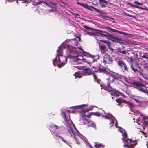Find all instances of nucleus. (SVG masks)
Here are the masks:
<instances>
[{
  "label": "nucleus",
  "mask_w": 148,
  "mask_h": 148,
  "mask_svg": "<svg viewBox=\"0 0 148 148\" xmlns=\"http://www.w3.org/2000/svg\"><path fill=\"white\" fill-rule=\"evenodd\" d=\"M84 55V56H86L87 57L91 58L92 60L91 61H89L88 60H86V59H84L83 57L82 56L80 55H75V56L72 59L73 60V61L74 62H76L77 64H81L82 62L83 61L85 62H86L90 64L92 63L93 62H95L96 61L94 58L95 57V56L92 55L88 52H83Z\"/></svg>",
  "instance_id": "obj_1"
},
{
  "label": "nucleus",
  "mask_w": 148,
  "mask_h": 148,
  "mask_svg": "<svg viewBox=\"0 0 148 148\" xmlns=\"http://www.w3.org/2000/svg\"><path fill=\"white\" fill-rule=\"evenodd\" d=\"M64 116V121L65 123V124H66L68 128V131L69 133L71 134V136L73 137V136L74 137V138L77 142V143L79 144V143L78 142L77 138L76 137V136L78 135L79 132L77 130H76L75 129H73L71 126L72 124L69 123V119H68V118L66 115V113L65 112L63 113Z\"/></svg>",
  "instance_id": "obj_2"
},
{
  "label": "nucleus",
  "mask_w": 148,
  "mask_h": 148,
  "mask_svg": "<svg viewBox=\"0 0 148 148\" xmlns=\"http://www.w3.org/2000/svg\"><path fill=\"white\" fill-rule=\"evenodd\" d=\"M132 86L135 88L137 89L138 90L141 91L142 92L145 93V88H146V86L144 84H142L139 82L134 80L131 83Z\"/></svg>",
  "instance_id": "obj_3"
},
{
  "label": "nucleus",
  "mask_w": 148,
  "mask_h": 148,
  "mask_svg": "<svg viewBox=\"0 0 148 148\" xmlns=\"http://www.w3.org/2000/svg\"><path fill=\"white\" fill-rule=\"evenodd\" d=\"M67 58L65 56H62L61 58H59V60L57 61L58 64H57V66L58 68H61L67 62ZM57 61V57L55 58L53 60V65L55 66L54 63Z\"/></svg>",
  "instance_id": "obj_4"
},
{
  "label": "nucleus",
  "mask_w": 148,
  "mask_h": 148,
  "mask_svg": "<svg viewBox=\"0 0 148 148\" xmlns=\"http://www.w3.org/2000/svg\"><path fill=\"white\" fill-rule=\"evenodd\" d=\"M77 4L82 6L83 7L85 8H87L88 9L90 10H92V9H93L97 13L103 14H106L105 12H104L101 10H99V9L94 7L92 6H89L87 4H84L82 3H80L79 2H77Z\"/></svg>",
  "instance_id": "obj_5"
},
{
  "label": "nucleus",
  "mask_w": 148,
  "mask_h": 148,
  "mask_svg": "<svg viewBox=\"0 0 148 148\" xmlns=\"http://www.w3.org/2000/svg\"><path fill=\"white\" fill-rule=\"evenodd\" d=\"M96 31L98 34L101 35V36L105 37H109L114 39H117V37H114L113 35L110 34L106 31H103L101 30L97 29Z\"/></svg>",
  "instance_id": "obj_6"
},
{
  "label": "nucleus",
  "mask_w": 148,
  "mask_h": 148,
  "mask_svg": "<svg viewBox=\"0 0 148 148\" xmlns=\"http://www.w3.org/2000/svg\"><path fill=\"white\" fill-rule=\"evenodd\" d=\"M113 62V59L110 55L107 53L104 55L103 61H102V62L104 63V64H112Z\"/></svg>",
  "instance_id": "obj_7"
},
{
  "label": "nucleus",
  "mask_w": 148,
  "mask_h": 148,
  "mask_svg": "<svg viewBox=\"0 0 148 148\" xmlns=\"http://www.w3.org/2000/svg\"><path fill=\"white\" fill-rule=\"evenodd\" d=\"M106 29H109L108 30L109 32H110V30L113 32H117L120 34H122L123 35L127 36V37H132L133 36V35L132 34L114 29L108 27H106Z\"/></svg>",
  "instance_id": "obj_8"
},
{
  "label": "nucleus",
  "mask_w": 148,
  "mask_h": 148,
  "mask_svg": "<svg viewBox=\"0 0 148 148\" xmlns=\"http://www.w3.org/2000/svg\"><path fill=\"white\" fill-rule=\"evenodd\" d=\"M118 65L122 69H123L125 71H128V68L127 67L126 63L122 60H119L117 62Z\"/></svg>",
  "instance_id": "obj_9"
},
{
  "label": "nucleus",
  "mask_w": 148,
  "mask_h": 148,
  "mask_svg": "<svg viewBox=\"0 0 148 148\" xmlns=\"http://www.w3.org/2000/svg\"><path fill=\"white\" fill-rule=\"evenodd\" d=\"M67 52L69 53V56L70 58L72 59L75 55H76V52L75 50L73 49H70L69 47H68Z\"/></svg>",
  "instance_id": "obj_10"
},
{
  "label": "nucleus",
  "mask_w": 148,
  "mask_h": 148,
  "mask_svg": "<svg viewBox=\"0 0 148 148\" xmlns=\"http://www.w3.org/2000/svg\"><path fill=\"white\" fill-rule=\"evenodd\" d=\"M88 106V104H82L78 106H73V107H70V108H72L73 110L72 111L73 112H75V110H76L77 109H79L82 108L84 107L85 108Z\"/></svg>",
  "instance_id": "obj_11"
},
{
  "label": "nucleus",
  "mask_w": 148,
  "mask_h": 148,
  "mask_svg": "<svg viewBox=\"0 0 148 148\" xmlns=\"http://www.w3.org/2000/svg\"><path fill=\"white\" fill-rule=\"evenodd\" d=\"M84 75V73H83L80 71L75 72L73 74L74 76L75 77V79L77 78H81Z\"/></svg>",
  "instance_id": "obj_12"
},
{
  "label": "nucleus",
  "mask_w": 148,
  "mask_h": 148,
  "mask_svg": "<svg viewBox=\"0 0 148 148\" xmlns=\"http://www.w3.org/2000/svg\"><path fill=\"white\" fill-rule=\"evenodd\" d=\"M106 80H107V86L110 88V84L111 83H113L114 82V80L112 79V76H109L108 78L106 79Z\"/></svg>",
  "instance_id": "obj_13"
},
{
  "label": "nucleus",
  "mask_w": 148,
  "mask_h": 148,
  "mask_svg": "<svg viewBox=\"0 0 148 148\" xmlns=\"http://www.w3.org/2000/svg\"><path fill=\"white\" fill-rule=\"evenodd\" d=\"M142 123L144 126H148V118L147 117H145L142 119Z\"/></svg>",
  "instance_id": "obj_14"
},
{
  "label": "nucleus",
  "mask_w": 148,
  "mask_h": 148,
  "mask_svg": "<svg viewBox=\"0 0 148 148\" xmlns=\"http://www.w3.org/2000/svg\"><path fill=\"white\" fill-rule=\"evenodd\" d=\"M130 67L134 73H136L137 72H138V73H139V75H140L143 76V74L142 73V71L138 70L134 68V67L132 65V64L131 65Z\"/></svg>",
  "instance_id": "obj_15"
},
{
  "label": "nucleus",
  "mask_w": 148,
  "mask_h": 148,
  "mask_svg": "<svg viewBox=\"0 0 148 148\" xmlns=\"http://www.w3.org/2000/svg\"><path fill=\"white\" fill-rule=\"evenodd\" d=\"M125 47L122 46V48H121L120 47L118 49V52L121 53L122 54H125L127 53V52L125 50H124Z\"/></svg>",
  "instance_id": "obj_16"
},
{
  "label": "nucleus",
  "mask_w": 148,
  "mask_h": 148,
  "mask_svg": "<svg viewBox=\"0 0 148 148\" xmlns=\"http://www.w3.org/2000/svg\"><path fill=\"white\" fill-rule=\"evenodd\" d=\"M99 73L103 74H107L109 72L107 70V69L106 68H99Z\"/></svg>",
  "instance_id": "obj_17"
},
{
  "label": "nucleus",
  "mask_w": 148,
  "mask_h": 148,
  "mask_svg": "<svg viewBox=\"0 0 148 148\" xmlns=\"http://www.w3.org/2000/svg\"><path fill=\"white\" fill-rule=\"evenodd\" d=\"M84 74L86 75H90L93 74L92 72L89 68H86L84 69Z\"/></svg>",
  "instance_id": "obj_18"
},
{
  "label": "nucleus",
  "mask_w": 148,
  "mask_h": 148,
  "mask_svg": "<svg viewBox=\"0 0 148 148\" xmlns=\"http://www.w3.org/2000/svg\"><path fill=\"white\" fill-rule=\"evenodd\" d=\"M116 101L118 103L119 106L120 105L122 102L125 103L126 102V101L123 99H121L120 98H118L116 99Z\"/></svg>",
  "instance_id": "obj_19"
},
{
  "label": "nucleus",
  "mask_w": 148,
  "mask_h": 148,
  "mask_svg": "<svg viewBox=\"0 0 148 148\" xmlns=\"http://www.w3.org/2000/svg\"><path fill=\"white\" fill-rule=\"evenodd\" d=\"M128 59L131 62H134L136 60V58L134 56L128 57Z\"/></svg>",
  "instance_id": "obj_20"
},
{
  "label": "nucleus",
  "mask_w": 148,
  "mask_h": 148,
  "mask_svg": "<svg viewBox=\"0 0 148 148\" xmlns=\"http://www.w3.org/2000/svg\"><path fill=\"white\" fill-rule=\"evenodd\" d=\"M129 142L128 144L131 143L132 142H133L134 143L133 144H131V145H134V146H135L136 145H137V143L136 141V140H132L131 139H128Z\"/></svg>",
  "instance_id": "obj_21"
},
{
  "label": "nucleus",
  "mask_w": 148,
  "mask_h": 148,
  "mask_svg": "<svg viewBox=\"0 0 148 148\" xmlns=\"http://www.w3.org/2000/svg\"><path fill=\"white\" fill-rule=\"evenodd\" d=\"M120 92H118L116 90H113V91L112 94L114 96L118 97L120 95Z\"/></svg>",
  "instance_id": "obj_22"
},
{
  "label": "nucleus",
  "mask_w": 148,
  "mask_h": 148,
  "mask_svg": "<svg viewBox=\"0 0 148 148\" xmlns=\"http://www.w3.org/2000/svg\"><path fill=\"white\" fill-rule=\"evenodd\" d=\"M41 3H43L45 5H47V6L50 7V5L48 4L47 3L43 1H40L38 3H36V5H38L40 4Z\"/></svg>",
  "instance_id": "obj_23"
},
{
  "label": "nucleus",
  "mask_w": 148,
  "mask_h": 148,
  "mask_svg": "<svg viewBox=\"0 0 148 148\" xmlns=\"http://www.w3.org/2000/svg\"><path fill=\"white\" fill-rule=\"evenodd\" d=\"M96 31V32H89L87 33V34L91 36L95 35L96 36H98V33H97V31Z\"/></svg>",
  "instance_id": "obj_24"
},
{
  "label": "nucleus",
  "mask_w": 148,
  "mask_h": 148,
  "mask_svg": "<svg viewBox=\"0 0 148 148\" xmlns=\"http://www.w3.org/2000/svg\"><path fill=\"white\" fill-rule=\"evenodd\" d=\"M80 118L82 120H86V115L84 113H82L80 114Z\"/></svg>",
  "instance_id": "obj_25"
},
{
  "label": "nucleus",
  "mask_w": 148,
  "mask_h": 148,
  "mask_svg": "<svg viewBox=\"0 0 148 148\" xmlns=\"http://www.w3.org/2000/svg\"><path fill=\"white\" fill-rule=\"evenodd\" d=\"M83 27L84 28H85V29H88V30H91V31L93 30V31H96V30H97L96 29H94L93 28H92L89 27H88L87 26H86V25H84L83 26Z\"/></svg>",
  "instance_id": "obj_26"
},
{
  "label": "nucleus",
  "mask_w": 148,
  "mask_h": 148,
  "mask_svg": "<svg viewBox=\"0 0 148 148\" xmlns=\"http://www.w3.org/2000/svg\"><path fill=\"white\" fill-rule=\"evenodd\" d=\"M100 41L104 43H106L107 44V45L108 47H109L110 45H111V44L110 42L105 40H101Z\"/></svg>",
  "instance_id": "obj_27"
},
{
  "label": "nucleus",
  "mask_w": 148,
  "mask_h": 148,
  "mask_svg": "<svg viewBox=\"0 0 148 148\" xmlns=\"http://www.w3.org/2000/svg\"><path fill=\"white\" fill-rule=\"evenodd\" d=\"M95 147L96 148H104L103 145L101 144H96Z\"/></svg>",
  "instance_id": "obj_28"
},
{
  "label": "nucleus",
  "mask_w": 148,
  "mask_h": 148,
  "mask_svg": "<svg viewBox=\"0 0 148 148\" xmlns=\"http://www.w3.org/2000/svg\"><path fill=\"white\" fill-rule=\"evenodd\" d=\"M70 40H72L73 41V42L72 43L73 45H75L76 46H77L78 42V41L76 40L75 38L71 39Z\"/></svg>",
  "instance_id": "obj_29"
},
{
  "label": "nucleus",
  "mask_w": 148,
  "mask_h": 148,
  "mask_svg": "<svg viewBox=\"0 0 148 148\" xmlns=\"http://www.w3.org/2000/svg\"><path fill=\"white\" fill-rule=\"evenodd\" d=\"M58 127L57 126L55 125H51L50 127L53 130L57 129Z\"/></svg>",
  "instance_id": "obj_30"
},
{
  "label": "nucleus",
  "mask_w": 148,
  "mask_h": 148,
  "mask_svg": "<svg viewBox=\"0 0 148 148\" xmlns=\"http://www.w3.org/2000/svg\"><path fill=\"white\" fill-rule=\"evenodd\" d=\"M108 48L109 49L111 52V54H112L113 53L114 51L113 48L111 47V45H110L109 47H108Z\"/></svg>",
  "instance_id": "obj_31"
},
{
  "label": "nucleus",
  "mask_w": 148,
  "mask_h": 148,
  "mask_svg": "<svg viewBox=\"0 0 148 148\" xmlns=\"http://www.w3.org/2000/svg\"><path fill=\"white\" fill-rule=\"evenodd\" d=\"M56 136V137H59V138H60L61 139H62V140L66 144H67L68 145H69V143H67L66 141L63 138H62L60 136H59V135H57Z\"/></svg>",
  "instance_id": "obj_32"
},
{
  "label": "nucleus",
  "mask_w": 148,
  "mask_h": 148,
  "mask_svg": "<svg viewBox=\"0 0 148 148\" xmlns=\"http://www.w3.org/2000/svg\"><path fill=\"white\" fill-rule=\"evenodd\" d=\"M106 48V45H101L100 47V49L104 51L105 50Z\"/></svg>",
  "instance_id": "obj_33"
},
{
  "label": "nucleus",
  "mask_w": 148,
  "mask_h": 148,
  "mask_svg": "<svg viewBox=\"0 0 148 148\" xmlns=\"http://www.w3.org/2000/svg\"><path fill=\"white\" fill-rule=\"evenodd\" d=\"M57 55L58 56H62V54L63 53L61 51L60 52L58 50H57Z\"/></svg>",
  "instance_id": "obj_34"
},
{
  "label": "nucleus",
  "mask_w": 148,
  "mask_h": 148,
  "mask_svg": "<svg viewBox=\"0 0 148 148\" xmlns=\"http://www.w3.org/2000/svg\"><path fill=\"white\" fill-rule=\"evenodd\" d=\"M135 8H137L140 9H141L142 10H148V9H147V8H144L143 7H141L139 6L136 5Z\"/></svg>",
  "instance_id": "obj_35"
},
{
  "label": "nucleus",
  "mask_w": 148,
  "mask_h": 148,
  "mask_svg": "<svg viewBox=\"0 0 148 148\" xmlns=\"http://www.w3.org/2000/svg\"><path fill=\"white\" fill-rule=\"evenodd\" d=\"M92 114L96 115L98 116H100V114L98 112H96L94 113H92Z\"/></svg>",
  "instance_id": "obj_36"
},
{
  "label": "nucleus",
  "mask_w": 148,
  "mask_h": 148,
  "mask_svg": "<svg viewBox=\"0 0 148 148\" xmlns=\"http://www.w3.org/2000/svg\"><path fill=\"white\" fill-rule=\"evenodd\" d=\"M95 81L97 82L98 84H100L101 86H102V84L101 83V81L100 79H97L96 80H95Z\"/></svg>",
  "instance_id": "obj_37"
},
{
  "label": "nucleus",
  "mask_w": 148,
  "mask_h": 148,
  "mask_svg": "<svg viewBox=\"0 0 148 148\" xmlns=\"http://www.w3.org/2000/svg\"><path fill=\"white\" fill-rule=\"evenodd\" d=\"M122 139L123 141L127 143V144H128L129 141L128 139H129L127 138L126 139H125L122 138Z\"/></svg>",
  "instance_id": "obj_38"
},
{
  "label": "nucleus",
  "mask_w": 148,
  "mask_h": 148,
  "mask_svg": "<svg viewBox=\"0 0 148 148\" xmlns=\"http://www.w3.org/2000/svg\"><path fill=\"white\" fill-rule=\"evenodd\" d=\"M99 1L100 3H106V4L107 3V1L105 0H99Z\"/></svg>",
  "instance_id": "obj_39"
},
{
  "label": "nucleus",
  "mask_w": 148,
  "mask_h": 148,
  "mask_svg": "<svg viewBox=\"0 0 148 148\" xmlns=\"http://www.w3.org/2000/svg\"><path fill=\"white\" fill-rule=\"evenodd\" d=\"M127 4L128 5H130V6L132 7H134L135 8L136 5L131 4V3L127 2Z\"/></svg>",
  "instance_id": "obj_40"
},
{
  "label": "nucleus",
  "mask_w": 148,
  "mask_h": 148,
  "mask_svg": "<svg viewBox=\"0 0 148 148\" xmlns=\"http://www.w3.org/2000/svg\"><path fill=\"white\" fill-rule=\"evenodd\" d=\"M127 4L128 5H130V6L132 7H134L135 8L136 5L131 4V3L127 2Z\"/></svg>",
  "instance_id": "obj_41"
},
{
  "label": "nucleus",
  "mask_w": 148,
  "mask_h": 148,
  "mask_svg": "<svg viewBox=\"0 0 148 148\" xmlns=\"http://www.w3.org/2000/svg\"><path fill=\"white\" fill-rule=\"evenodd\" d=\"M134 3L136 4H137L138 5H141L142 4V3L139 2H138L137 1H134Z\"/></svg>",
  "instance_id": "obj_42"
},
{
  "label": "nucleus",
  "mask_w": 148,
  "mask_h": 148,
  "mask_svg": "<svg viewBox=\"0 0 148 148\" xmlns=\"http://www.w3.org/2000/svg\"><path fill=\"white\" fill-rule=\"evenodd\" d=\"M114 123V120H112L110 123L109 124L111 126H112L113 124Z\"/></svg>",
  "instance_id": "obj_43"
},
{
  "label": "nucleus",
  "mask_w": 148,
  "mask_h": 148,
  "mask_svg": "<svg viewBox=\"0 0 148 148\" xmlns=\"http://www.w3.org/2000/svg\"><path fill=\"white\" fill-rule=\"evenodd\" d=\"M92 114V113H90L88 115H86V118H90L91 115Z\"/></svg>",
  "instance_id": "obj_44"
},
{
  "label": "nucleus",
  "mask_w": 148,
  "mask_h": 148,
  "mask_svg": "<svg viewBox=\"0 0 148 148\" xmlns=\"http://www.w3.org/2000/svg\"><path fill=\"white\" fill-rule=\"evenodd\" d=\"M135 147L134 145H132L130 144V145H128V147H127V148H134Z\"/></svg>",
  "instance_id": "obj_45"
},
{
  "label": "nucleus",
  "mask_w": 148,
  "mask_h": 148,
  "mask_svg": "<svg viewBox=\"0 0 148 148\" xmlns=\"http://www.w3.org/2000/svg\"><path fill=\"white\" fill-rule=\"evenodd\" d=\"M93 74L94 79L95 81L98 79H97V77L96 75H95L94 73H93Z\"/></svg>",
  "instance_id": "obj_46"
},
{
  "label": "nucleus",
  "mask_w": 148,
  "mask_h": 148,
  "mask_svg": "<svg viewBox=\"0 0 148 148\" xmlns=\"http://www.w3.org/2000/svg\"><path fill=\"white\" fill-rule=\"evenodd\" d=\"M125 103L129 104L130 107H132V106L133 104L129 102H127L126 101V102H125Z\"/></svg>",
  "instance_id": "obj_47"
},
{
  "label": "nucleus",
  "mask_w": 148,
  "mask_h": 148,
  "mask_svg": "<svg viewBox=\"0 0 148 148\" xmlns=\"http://www.w3.org/2000/svg\"><path fill=\"white\" fill-rule=\"evenodd\" d=\"M90 110H92V109H84V111L85 112H86Z\"/></svg>",
  "instance_id": "obj_48"
},
{
  "label": "nucleus",
  "mask_w": 148,
  "mask_h": 148,
  "mask_svg": "<svg viewBox=\"0 0 148 148\" xmlns=\"http://www.w3.org/2000/svg\"><path fill=\"white\" fill-rule=\"evenodd\" d=\"M99 68L100 67H98V68H97V69H95V70L94 71L96 72V73H97V72H98V73H99Z\"/></svg>",
  "instance_id": "obj_49"
},
{
  "label": "nucleus",
  "mask_w": 148,
  "mask_h": 148,
  "mask_svg": "<svg viewBox=\"0 0 148 148\" xmlns=\"http://www.w3.org/2000/svg\"><path fill=\"white\" fill-rule=\"evenodd\" d=\"M125 15L126 16H128L129 17H133V18L134 17V16L133 15H130V14H129L126 13Z\"/></svg>",
  "instance_id": "obj_50"
},
{
  "label": "nucleus",
  "mask_w": 148,
  "mask_h": 148,
  "mask_svg": "<svg viewBox=\"0 0 148 148\" xmlns=\"http://www.w3.org/2000/svg\"><path fill=\"white\" fill-rule=\"evenodd\" d=\"M112 79L114 80V82L115 80H116L117 79V78H116V77H115L113 75H112Z\"/></svg>",
  "instance_id": "obj_51"
},
{
  "label": "nucleus",
  "mask_w": 148,
  "mask_h": 148,
  "mask_svg": "<svg viewBox=\"0 0 148 148\" xmlns=\"http://www.w3.org/2000/svg\"><path fill=\"white\" fill-rule=\"evenodd\" d=\"M50 3L51 4H52L53 5H54L55 7L57 6V4L56 3L51 2H50Z\"/></svg>",
  "instance_id": "obj_52"
},
{
  "label": "nucleus",
  "mask_w": 148,
  "mask_h": 148,
  "mask_svg": "<svg viewBox=\"0 0 148 148\" xmlns=\"http://www.w3.org/2000/svg\"><path fill=\"white\" fill-rule=\"evenodd\" d=\"M142 57L145 59H148V56H146L145 55L142 56Z\"/></svg>",
  "instance_id": "obj_53"
},
{
  "label": "nucleus",
  "mask_w": 148,
  "mask_h": 148,
  "mask_svg": "<svg viewBox=\"0 0 148 148\" xmlns=\"http://www.w3.org/2000/svg\"><path fill=\"white\" fill-rule=\"evenodd\" d=\"M125 131V133H122L123 134V135H125V138H127V135L126 132L125 131V130H124Z\"/></svg>",
  "instance_id": "obj_54"
},
{
  "label": "nucleus",
  "mask_w": 148,
  "mask_h": 148,
  "mask_svg": "<svg viewBox=\"0 0 148 148\" xmlns=\"http://www.w3.org/2000/svg\"><path fill=\"white\" fill-rule=\"evenodd\" d=\"M128 144H124L123 145V146L124 147H128Z\"/></svg>",
  "instance_id": "obj_55"
},
{
  "label": "nucleus",
  "mask_w": 148,
  "mask_h": 148,
  "mask_svg": "<svg viewBox=\"0 0 148 148\" xmlns=\"http://www.w3.org/2000/svg\"><path fill=\"white\" fill-rule=\"evenodd\" d=\"M73 14L74 16H79V15L77 13H74Z\"/></svg>",
  "instance_id": "obj_56"
},
{
  "label": "nucleus",
  "mask_w": 148,
  "mask_h": 148,
  "mask_svg": "<svg viewBox=\"0 0 148 148\" xmlns=\"http://www.w3.org/2000/svg\"><path fill=\"white\" fill-rule=\"evenodd\" d=\"M105 117L106 118V119H108L109 118V116H107V115H106L105 116Z\"/></svg>",
  "instance_id": "obj_57"
},
{
  "label": "nucleus",
  "mask_w": 148,
  "mask_h": 148,
  "mask_svg": "<svg viewBox=\"0 0 148 148\" xmlns=\"http://www.w3.org/2000/svg\"><path fill=\"white\" fill-rule=\"evenodd\" d=\"M70 39H67L66 40V42H69V41H70Z\"/></svg>",
  "instance_id": "obj_58"
},
{
  "label": "nucleus",
  "mask_w": 148,
  "mask_h": 148,
  "mask_svg": "<svg viewBox=\"0 0 148 148\" xmlns=\"http://www.w3.org/2000/svg\"><path fill=\"white\" fill-rule=\"evenodd\" d=\"M10 1V2H12L13 1H18V0H9Z\"/></svg>",
  "instance_id": "obj_59"
},
{
  "label": "nucleus",
  "mask_w": 148,
  "mask_h": 148,
  "mask_svg": "<svg viewBox=\"0 0 148 148\" xmlns=\"http://www.w3.org/2000/svg\"><path fill=\"white\" fill-rule=\"evenodd\" d=\"M89 147L90 148L92 147V146L90 144L89 145Z\"/></svg>",
  "instance_id": "obj_60"
},
{
  "label": "nucleus",
  "mask_w": 148,
  "mask_h": 148,
  "mask_svg": "<svg viewBox=\"0 0 148 148\" xmlns=\"http://www.w3.org/2000/svg\"><path fill=\"white\" fill-rule=\"evenodd\" d=\"M102 16V17L103 18H104V17H106V16H103L102 15H101Z\"/></svg>",
  "instance_id": "obj_61"
},
{
  "label": "nucleus",
  "mask_w": 148,
  "mask_h": 148,
  "mask_svg": "<svg viewBox=\"0 0 148 148\" xmlns=\"http://www.w3.org/2000/svg\"><path fill=\"white\" fill-rule=\"evenodd\" d=\"M77 38L79 40H80V37H77Z\"/></svg>",
  "instance_id": "obj_62"
},
{
  "label": "nucleus",
  "mask_w": 148,
  "mask_h": 148,
  "mask_svg": "<svg viewBox=\"0 0 148 148\" xmlns=\"http://www.w3.org/2000/svg\"><path fill=\"white\" fill-rule=\"evenodd\" d=\"M80 49L81 50H82V51H83V50L82 49V48H80Z\"/></svg>",
  "instance_id": "obj_63"
},
{
  "label": "nucleus",
  "mask_w": 148,
  "mask_h": 148,
  "mask_svg": "<svg viewBox=\"0 0 148 148\" xmlns=\"http://www.w3.org/2000/svg\"><path fill=\"white\" fill-rule=\"evenodd\" d=\"M105 5H102V7H105Z\"/></svg>",
  "instance_id": "obj_64"
}]
</instances>
